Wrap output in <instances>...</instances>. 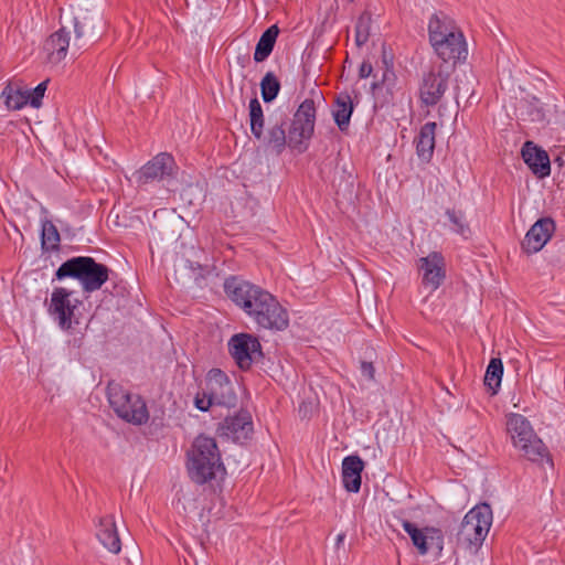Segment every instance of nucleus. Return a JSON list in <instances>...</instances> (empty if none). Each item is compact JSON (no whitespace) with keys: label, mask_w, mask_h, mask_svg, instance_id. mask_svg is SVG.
Returning <instances> with one entry per match:
<instances>
[{"label":"nucleus","mask_w":565,"mask_h":565,"mask_svg":"<svg viewBox=\"0 0 565 565\" xmlns=\"http://www.w3.org/2000/svg\"><path fill=\"white\" fill-rule=\"evenodd\" d=\"M428 36L434 52L444 62L455 64L467 58L468 47L465 35L447 14L439 12L430 17Z\"/></svg>","instance_id":"f257e3e1"},{"label":"nucleus","mask_w":565,"mask_h":565,"mask_svg":"<svg viewBox=\"0 0 565 565\" xmlns=\"http://www.w3.org/2000/svg\"><path fill=\"white\" fill-rule=\"evenodd\" d=\"M98 20L99 17L97 14H93L87 10H79L73 17L65 18L61 28L45 41L44 50L50 62L60 63L66 57L72 32L75 34L72 50L74 52L79 51L82 47L81 40L93 32L95 22Z\"/></svg>","instance_id":"f03ea898"},{"label":"nucleus","mask_w":565,"mask_h":565,"mask_svg":"<svg viewBox=\"0 0 565 565\" xmlns=\"http://www.w3.org/2000/svg\"><path fill=\"white\" fill-rule=\"evenodd\" d=\"M188 472L192 481L203 484L224 470L216 441L212 437L198 436L188 451Z\"/></svg>","instance_id":"7ed1b4c3"},{"label":"nucleus","mask_w":565,"mask_h":565,"mask_svg":"<svg viewBox=\"0 0 565 565\" xmlns=\"http://www.w3.org/2000/svg\"><path fill=\"white\" fill-rule=\"evenodd\" d=\"M55 275L57 279L75 278L85 292H93L99 290L108 280L109 269L92 257L78 256L64 262Z\"/></svg>","instance_id":"20e7f679"},{"label":"nucleus","mask_w":565,"mask_h":565,"mask_svg":"<svg viewBox=\"0 0 565 565\" xmlns=\"http://www.w3.org/2000/svg\"><path fill=\"white\" fill-rule=\"evenodd\" d=\"M507 431L522 457L533 462L544 458L550 460L547 448L524 416L514 413L507 415Z\"/></svg>","instance_id":"39448f33"},{"label":"nucleus","mask_w":565,"mask_h":565,"mask_svg":"<svg viewBox=\"0 0 565 565\" xmlns=\"http://www.w3.org/2000/svg\"><path fill=\"white\" fill-rule=\"evenodd\" d=\"M492 510L489 504L473 507L463 518L457 533V543L476 552L487 537L492 525Z\"/></svg>","instance_id":"423d86ee"},{"label":"nucleus","mask_w":565,"mask_h":565,"mask_svg":"<svg viewBox=\"0 0 565 565\" xmlns=\"http://www.w3.org/2000/svg\"><path fill=\"white\" fill-rule=\"evenodd\" d=\"M107 396L114 412L124 420L135 425H141L148 420L147 406L140 396L130 394L117 383L108 384Z\"/></svg>","instance_id":"0eeeda50"},{"label":"nucleus","mask_w":565,"mask_h":565,"mask_svg":"<svg viewBox=\"0 0 565 565\" xmlns=\"http://www.w3.org/2000/svg\"><path fill=\"white\" fill-rule=\"evenodd\" d=\"M316 106L312 99H305L294 115L287 134V146L298 153L308 149L315 131Z\"/></svg>","instance_id":"6e6552de"},{"label":"nucleus","mask_w":565,"mask_h":565,"mask_svg":"<svg viewBox=\"0 0 565 565\" xmlns=\"http://www.w3.org/2000/svg\"><path fill=\"white\" fill-rule=\"evenodd\" d=\"M224 287L231 300L248 317L254 315V310L260 308L263 300L266 299L264 296L270 295L263 288L235 277L226 279Z\"/></svg>","instance_id":"1a4fd4ad"},{"label":"nucleus","mask_w":565,"mask_h":565,"mask_svg":"<svg viewBox=\"0 0 565 565\" xmlns=\"http://www.w3.org/2000/svg\"><path fill=\"white\" fill-rule=\"evenodd\" d=\"M81 305V300L73 298V291L60 287L52 291L47 311L62 330H70L79 323L75 311Z\"/></svg>","instance_id":"9d476101"},{"label":"nucleus","mask_w":565,"mask_h":565,"mask_svg":"<svg viewBox=\"0 0 565 565\" xmlns=\"http://www.w3.org/2000/svg\"><path fill=\"white\" fill-rule=\"evenodd\" d=\"M227 345L232 358L242 370L249 369L254 361L262 358L260 343L249 333L234 334Z\"/></svg>","instance_id":"9b49d317"},{"label":"nucleus","mask_w":565,"mask_h":565,"mask_svg":"<svg viewBox=\"0 0 565 565\" xmlns=\"http://www.w3.org/2000/svg\"><path fill=\"white\" fill-rule=\"evenodd\" d=\"M402 526L420 555H426L430 550H436L437 555H441L444 550V534L441 530L433 526L419 529L407 520L402 521Z\"/></svg>","instance_id":"f8f14e48"},{"label":"nucleus","mask_w":565,"mask_h":565,"mask_svg":"<svg viewBox=\"0 0 565 565\" xmlns=\"http://www.w3.org/2000/svg\"><path fill=\"white\" fill-rule=\"evenodd\" d=\"M263 305L259 309L254 310L250 317L254 322L264 329L268 330H285L288 327L289 318L285 308L273 296H264Z\"/></svg>","instance_id":"ddd939ff"},{"label":"nucleus","mask_w":565,"mask_h":565,"mask_svg":"<svg viewBox=\"0 0 565 565\" xmlns=\"http://www.w3.org/2000/svg\"><path fill=\"white\" fill-rule=\"evenodd\" d=\"M205 388L215 405L227 407L235 405L236 394L233 384L222 370L212 369L207 373Z\"/></svg>","instance_id":"4468645a"},{"label":"nucleus","mask_w":565,"mask_h":565,"mask_svg":"<svg viewBox=\"0 0 565 565\" xmlns=\"http://www.w3.org/2000/svg\"><path fill=\"white\" fill-rule=\"evenodd\" d=\"M177 166L171 154L161 152L142 166L136 173L139 184H146L154 180H163L175 174Z\"/></svg>","instance_id":"2eb2a0df"},{"label":"nucleus","mask_w":565,"mask_h":565,"mask_svg":"<svg viewBox=\"0 0 565 565\" xmlns=\"http://www.w3.org/2000/svg\"><path fill=\"white\" fill-rule=\"evenodd\" d=\"M554 230L555 224L552 218H540L527 231L522 243L523 249L529 254L537 253L550 241Z\"/></svg>","instance_id":"dca6fc26"},{"label":"nucleus","mask_w":565,"mask_h":565,"mask_svg":"<svg viewBox=\"0 0 565 565\" xmlns=\"http://www.w3.org/2000/svg\"><path fill=\"white\" fill-rule=\"evenodd\" d=\"M285 126V115L281 114L271 116L268 119V127L266 132L264 131V137L256 139L260 141L267 149H270L277 154H280L287 147V132Z\"/></svg>","instance_id":"f3484780"},{"label":"nucleus","mask_w":565,"mask_h":565,"mask_svg":"<svg viewBox=\"0 0 565 565\" xmlns=\"http://www.w3.org/2000/svg\"><path fill=\"white\" fill-rule=\"evenodd\" d=\"M419 268L423 274V285L431 291L436 290L445 278V264L441 254L430 253L419 259Z\"/></svg>","instance_id":"a211bd4d"},{"label":"nucleus","mask_w":565,"mask_h":565,"mask_svg":"<svg viewBox=\"0 0 565 565\" xmlns=\"http://www.w3.org/2000/svg\"><path fill=\"white\" fill-rule=\"evenodd\" d=\"M220 430L222 435L234 441H244L253 433L252 416L248 412L243 411L235 416L226 417L221 424Z\"/></svg>","instance_id":"6ab92c4d"},{"label":"nucleus","mask_w":565,"mask_h":565,"mask_svg":"<svg viewBox=\"0 0 565 565\" xmlns=\"http://www.w3.org/2000/svg\"><path fill=\"white\" fill-rule=\"evenodd\" d=\"M448 87L447 76L441 73H429L420 86V99L427 106L436 105Z\"/></svg>","instance_id":"aec40b11"},{"label":"nucleus","mask_w":565,"mask_h":565,"mask_svg":"<svg viewBox=\"0 0 565 565\" xmlns=\"http://www.w3.org/2000/svg\"><path fill=\"white\" fill-rule=\"evenodd\" d=\"M522 157L527 167L539 178H545L551 172L550 159L544 150L539 149L532 141H526L522 148Z\"/></svg>","instance_id":"412c9836"},{"label":"nucleus","mask_w":565,"mask_h":565,"mask_svg":"<svg viewBox=\"0 0 565 565\" xmlns=\"http://www.w3.org/2000/svg\"><path fill=\"white\" fill-rule=\"evenodd\" d=\"M96 536L110 553L118 554L121 551V542L113 515H106L99 519Z\"/></svg>","instance_id":"4be33fe9"},{"label":"nucleus","mask_w":565,"mask_h":565,"mask_svg":"<svg viewBox=\"0 0 565 565\" xmlns=\"http://www.w3.org/2000/svg\"><path fill=\"white\" fill-rule=\"evenodd\" d=\"M364 462L359 456H348L342 461V481L349 492H359Z\"/></svg>","instance_id":"5701e85b"},{"label":"nucleus","mask_w":565,"mask_h":565,"mask_svg":"<svg viewBox=\"0 0 565 565\" xmlns=\"http://www.w3.org/2000/svg\"><path fill=\"white\" fill-rule=\"evenodd\" d=\"M436 122L425 124L416 139V150L419 158L428 161L435 148Z\"/></svg>","instance_id":"b1692460"},{"label":"nucleus","mask_w":565,"mask_h":565,"mask_svg":"<svg viewBox=\"0 0 565 565\" xmlns=\"http://www.w3.org/2000/svg\"><path fill=\"white\" fill-rule=\"evenodd\" d=\"M352 113L353 103L351 96L347 93L340 94L334 102L332 115L341 131L349 127Z\"/></svg>","instance_id":"393cba45"},{"label":"nucleus","mask_w":565,"mask_h":565,"mask_svg":"<svg viewBox=\"0 0 565 565\" xmlns=\"http://www.w3.org/2000/svg\"><path fill=\"white\" fill-rule=\"evenodd\" d=\"M278 34L279 29L277 25L269 26L262 34L254 52V60L256 62H263L270 55Z\"/></svg>","instance_id":"a878e982"},{"label":"nucleus","mask_w":565,"mask_h":565,"mask_svg":"<svg viewBox=\"0 0 565 565\" xmlns=\"http://www.w3.org/2000/svg\"><path fill=\"white\" fill-rule=\"evenodd\" d=\"M4 99V104L10 110H20L25 105L30 104L26 92L20 88H14L11 84H8L1 94Z\"/></svg>","instance_id":"bb28decb"},{"label":"nucleus","mask_w":565,"mask_h":565,"mask_svg":"<svg viewBox=\"0 0 565 565\" xmlns=\"http://www.w3.org/2000/svg\"><path fill=\"white\" fill-rule=\"evenodd\" d=\"M250 131L255 138L264 137L265 118L262 105L257 98L249 102Z\"/></svg>","instance_id":"cd10ccee"},{"label":"nucleus","mask_w":565,"mask_h":565,"mask_svg":"<svg viewBox=\"0 0 565 565\" xmlns=\"http://www.w3.org/2000/svg\"><path fill=\"white\" fill-rule=\"evenodd\" d=\"M503 374V364L501 359L493 358L490 360V363L487 367L486 375H484V384L488 386L489 390L492 391V394H495L498 388L501 385Z\"/></svg>","instance_id":"c85d7f7f"},{"label":"nucleus","mask_w":565,"mask_h":565,"mask_svg":"<svg viewBox=\"0 0 565 565\" xmlns=\"http://www.w3.org/2000/svg\"><path fill=\"white\" fill-rule=\"evenodd\" d=\"M280 89V83L274 73L268 72L265 74L260 82L262 97L264 102L269 103L274 100Z\"/></svg>","instance_id":"c756f323"},{"label":"nucleus","mask_w":565,"mask_h":565,"mask_svg":"<svg viewBox=\"0 0 565 565\" xmlns=\"http://www.w3.org/2000/svg\"><path fill=\"white\" fill-rule=\"evenodd\" d=\"M370 28L371 15L369 13L361 14L355 25V44L358 46H362L367 42L370 36Z\"/></svg>","instance_id":"7c9ffc66"},{"label":"nucleus","mask_w":565,"mask_h":565,"mask_svg":"<svg viewBox=\"0 0 565 565\" xmlns=\"http://www.w3.org/2000/svg\"><path fill=\"white\" fill-rule=\"evenodd\" d=\"M60 234L55 225L51 222H45L42 227V245L47 249H54L58 246Z\"/></svg>","instance_id":"2f4dec72"},{"label":"nucleus","mask_w":565,"mask_h":565,"mask_svg":"<svg viewBox=\"0 0 565 565\" xmlns=\"http://www.w3.org/2000/svg\"><path fill=\"white\" fill-rule=\"evenodd\" d=\"M446 215L452 224V231L467 237L470 234V228L466 223L465 215L461 212L455 210H447Z\"/></svg>","instance_id":"473e14b6"},{"label":"nucleus","mask_w":565,"mask_h":565,"mask_svg":"<svg viewBox=\"0 0 565 565\" xmlns=\"http://www.w3.org/2000/svg\"><path fill=\"white\" fill-rule=\"evenodd\" d=\"M383 64L385 65V70L383 72L382 78H381V81L373 82V84H372L373 90H376L381 87H386L387 89H391V88H393V86L395 84V79H396L395 73L392 70V64L388 63V61L386 60L385 56L383 58Z\"/></svg>","instance_id":"72a5a7b5"},{"label":"nucleus","mask_w":565,"mask_h":565,"mask_svg":"<svg viewBox=\"0 0 565 565\" xmlns=\"http://www.w3.org/2000/svg\"><path fill=\"white\" fill-rule=\"evenodd\" d=\"M49 79L40 83L33 89H25L29 103L32 107L39 108L42 104V99L44 97L45 90L47 88Z\"/></svg>","instance_id":"f704fd0d"},{"label":"nucleus","mask_w":565,"mask_h":565,"mask_svg":"<svg viewBox=\"0 0 565 565\" xmlns=\"http://www.w3.org/2000/svg\"><path fill=\"white\" fill-rule=\"evenodd\" d=\"M194 405L198 409H200L202 412H206V411H209V408L212 405H215V403L207 395V390L204 388L202 394H200V393L196 394V396L194 398Z\"/></svg>","instance_id":"c9c22d12"},{"label":"nucleus","mask_w":565,"mask_h":565,"mask_svg":"<svg viewBox=\"0 0 565 565\" xmlns=\"http://www.w3.org/2000/svg\"><path fill=\"white\" fill-rule=\"evenodd\" d=\"M361 372H362V375L367 377L369 380H373L374 379V366L372 363L370 362H362L361 363Z\"/></svg>","instance_id":"e433bc0d"},{"label":"nucleus","mask_w":565,"mask_h":565,"mask_svg":"<svg viewBox=\"0 0 565 565\" xmlns=\"http://www.w3.org/2000/svg\"><path fill=\"white\" fill-rule=\"evenodd\" d=\"M372 72H373L372 64L370 62L364 61L360 66L359 76L361 78H366L372 74Z\"/></svg>","instance_id":"4c0bfd02"},{"label":"nucleus","mask_w":565,"mask_h":565,"mask_svg":"<svg viewBox=\"0 0 565 565\" xmlns=\"http://www.w3.org/2000/svg\"><path fill=\"white\" fill-rule=\"evenodd\" d=\"M344 537H345V535H344L343 533H340V534L337 536V543H335V544H337V546H340V545L343 543Z\"/></svg>","instance_id":"58836bf2"}]
</instances>
